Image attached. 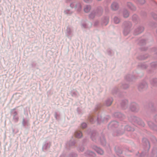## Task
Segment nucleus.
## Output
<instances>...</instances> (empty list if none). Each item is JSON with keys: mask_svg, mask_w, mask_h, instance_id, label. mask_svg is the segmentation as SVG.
Listing matches in <instances>:
<instances>
[{"mask_svg": "<svg viewBox=\"0 0 157 157\" xmlns=\"http://www.w3.org/2000/svg\"><path fill=\"white\" fill-rule=\"evenodd\" d=\"M90 154L93 156H94L95 155L92 152H90Z\"/></svg>", "mask_w": 157, "mask_h": 157, "instance_id": "9d476101", "label": "nucleus"}, {"mask_svg": "<svg viewBox=\"0 0 157 157\" xmlns=\"http://www.w3.org/2000/svg\"><path fill=\"white\" fill-rule=\"evenodd\" d=\"M90 0H84V1L86 2H88L90 1Z\"/></svg>", "mask_w": 157, "mask_h": 157, "instance_id": "ddd939ff", "label": "nucleus"}, {"mask_svg": "<svg viewBox=\"0 0 157 157\" xmlns=\"http://www.w3.org/2000/svg\"><path fill=\"white\" fill-rule=\"evenodd\" d=\"M94 16V13H91L90 15V16H89V17H90V18H93Z\"/></svg>", "mask_w": 157, "mask_h": 157, "instance_id": "1a4fd4ad", "label": "nucleus"}, {"mask_svg": "<svg viewBox=\"0 0 157 157\" xmlns=\"http://www.w3.org/2000/svg\"><path fill=\"white\" fill-rule=\"evenodd\" d=\"M128 6H133L132 5V4L131 3H128Z\"/></svg>", "mask_w": 157, "mask_h": 157, "instance_id": "9b49d317", "label": "nucleus"}, {"mask_svg": "<svg viewBox=\"0 0 157 157\" xmlns=\"http://www.w3.org/2000/svg\"><path fill=\"white\" fill-rule=\"evenodd\" d=\"M114 22L116 24L120 22L119 19L117 17H114Z\"/></svg>", "mask_w": 157, "mask_h": 157, "instance_id": "0eeeda50", "label": "nucleus"}, {"mask_svg": "<svg viewBox=\"0 0 157 157\" xmlns=\"http://www.w3.org/2000/svg\"><path fill=\"white\" fill-rule=\"evenodd\" d=\"M124 35H126V33H125V30H124Z\"/></svg>", "mask_w": 157, "mask_h": 157, "instance_id": "2eb2a0df", "label": "nucleus"}, {"mask_svg": "<svg viewBox=\"0 0 157 157\" xmlns=\"http://www.w3.org/2000/svg\"><path fill=\"white\" fill-rule=\"evenodd\" d=\"M141 32V31H140V32H138V33H140Z\"/></svg>", "mask_w": 157, "mask_h": 157, "instance_id": "f3484780", "label": "nucleus"}, {"mask_svg": "<svg viewBox=\"0 0 157 157\" xmlns=\"http://www.w3.org/2000/svg\"><path fill=\"white\" fill-rule=\"evenodd\" d=\"M75 136L76 137L80 138L82 136V132L80 131H77L75 132Z\"/></svg>", "mask_w": 157, "mask_h": 157, "instance_id": "7ed1b4c3", "label": "nucleus"}, {"mask_svg": "<svg viewBox=\"0 0 157 157\" xmlns=\"http://www.w3.org/2000/svg\"><path fill=\"white\" fill-rule=\"evenodd\" d=\"M97 15H99V14H98V13H97Z\"/></svg>", "mask_w": 157, "mask_h": 157, "instance_id": "a211bd4d", "label": "nucleus"}, {"mask_svg": "<svg viewBox=\"0 0 157 157\" xmlns=\"http://www.w3.org/2000/svg\"><path fill=\"white\" fill-rule=\"evenodd\" d=\"M95 150L98 154L100 155H102L103 154L104 152L103 151L99 148H96L95 149Z\"/></svg>", "mask_w": 157, "mask_h": 157, "instance_id": "20e7f679", "label": "nucleus"}, {"mask_svg": "<svg viewBox=\"0 0 157 157\" xmlns=\"http://www.w3.org/2000/svg\"><path fill=\"white\" fill-rule=\"evenodd\" d=\"M70 6L72 8L75 7L78 11H80L81 10V4L79 3H77L76 2H74L71 4Z\"/></svg>", "mask_w": 157, "mask_h": 157, "instance_id": "f257e3e1", "label": "nucleus"}, {"mask_svg": "<svg viewBox=\"0 0 157 157\" xmlns=\"http://www.w3.org/2000/svg\"><path fill=\"white\" fill-rule=\"evenodd\" d=\"M130 8H132V7H131V6H130Z\"/></svg>", "mask_w": 157, "mask_h": 157, "instance_id": "6ab92c4d", "label": "nucleus"}, {"mask_svg": "<svg viewBox=\"0 0 157 157\" xmlns=\"http://www.w3.org/2000/svg\"><path fill=\"white\" fill-rule=\"evenodd\" d=\"M111 103H112V102H111L109 104H108V103H107L106 105L107 106H109L111 104Z\"/></svg>", "mask_w": 157, "mask_h": 157, "instance_id": "4468645a", "label": "nucleus"}, {"mask_svg": "<svg viewBox=\"0 0 157 157\" xmlns=\"http://www.w3.org/2000/svg\"><path fill=\"white\" fill-rule=\"evenodd\" d=\"M152 124V123L151 122H149L148 123V124L150 126H151V124Z\"/></svg>", "mask_w": 157, "mask_h": 157, "instance_id": "f8f14e48", "label": "nucleus"}, {"mask_svg": "<svg viewBox=\"0 0 157 157\" xmlns=\"http://www.w3.org/2000/svg\"><path fill=\"white\" fill-rule=\"evenodd\" d=\"M90 6H86L84 9V10L85 12L87 13L90 10Z\"/></svg>", "mask_w": 157, "mask_h": 157, "instance_id": "39448f33", "label": "nucleus"}, {"mask_svg": "<svg viewBox=\"0 0 157 157\" xmlns=\"http://www.w3.org/2000/svg\"><path fill=\"white\" fill-rule=\"evenodd\" d=\"M86 126V124L85 123H82L81 124V127L82 128H85Z\"/></svg>", "mask_w": 157, "mask_h": 157, "instance_id": "6e6552de", "label": "nucleus"}, {"mask_svg": "<svg viewBox=\"0 0 157 157\" xmlns=\"http://www.w3.org/2000/svg\"><path fill=\"white\" fill-rule=\"evenodd\" d=\"M118 7V6L117 3L114 2L111 5V8L113 10H116Z\"/></svg>", "mask_w": 157, "mask_h": 157, "instance_id": "f03ea898", "label": "nucleus"}, {"mask_svg": "<svg viewBox=\"0 0 157 157\" xmlns=\"http://www.w3.org/2000/svg\"><path fill=\"white\" fill-rule=\"evenodd\" d=\"M123 15L124 17H128L129 16V13L127 10H125L124 12Z\"/></svg>", "mask_w": 157, "mask_h": 157, "instance_id": "423d86ee", "label": "nucleus"}, {"mask_svg": "<svg viewBox=\"0 0 157 157\" xmlns=\"http://www.w3.org/2000/svg\"><path fill=\"white\" fill-rule=\"evenodd\" d=\"M131 109L132 110V111H134L135 110L134 109Z\"/></svg>", "mask_w": 157, "mask_h": 157, "instance_id": "dca6fc26", "label": "nucleus"}]
</instances>
